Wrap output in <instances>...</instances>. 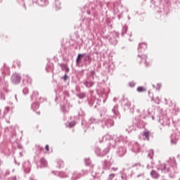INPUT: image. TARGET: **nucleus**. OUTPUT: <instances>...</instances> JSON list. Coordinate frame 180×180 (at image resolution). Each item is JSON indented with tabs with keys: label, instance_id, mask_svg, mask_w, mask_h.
I'll return each mask as SVG.
<instances>
[{
	"label": "nucleus",
	"instance_id": "nucleus-1",
	"mask_svg": "<svg viewBox=\"0 0 180 180\" xmlns=\"http://www.w3.org/2000/svg\"><path fill=\"white\" fill-rule=\"evenodd\" d=\"M112 115H107L105 117L101 120L99 118H94L91 117L89 119L88 124H94L96 123H101V126L103 129H109V127H112L115 124V120H120V112H119V105L116 104L114 105L112 109L111 110Z\"/></svg>",
	"mask_w": 180,
	"mask_h": 180
},
{
	"label": "nucleus",
	"instance_id": "nucleus-2",
	"mask_svg": "<svg viewBox=\"0 0 180 180\" xmlns=\"http://www.w3.org/2000/svg\"><path fill=\"white\" fill-rule=\"evenodd\" d=\"M99 141L101 143H103V141H105L106 144L109 146L108 147L110 148V147L115 148L116 147V144H117V143H120V141L126 143V141H127V136H117L116 135L112 136L106 134L104 136H103L101 139H99Z\"/></svg>",
	"mask_w": 180,
	"mask_h": 180
},
{
	"label": "nucleus",
	"instance_id": "nucleus-3",
	"mask_svg": "<svg viewBox=\"0 0 180 180\" xmlns=\"http://www.w3.org/2000/svg\"><path fill=\"white\" fill-rule=\"evenodd\" d=\"M176 168V162L174 158H170L165 164L160 165L158 169H160L162 172H169L172 169Z\"/></svg>",
	"mask_w": 180,
	"mask_h": 180
},
{
	"label": "nucleus",
	"instance_id": "nucleus-4",
	"mask_svg": "<svg viewBox=\"0 0 180 180\" xmlns=\"http://www.w3.org/2000/svg\"><path fill=\"white\" fill-rule=\"evenodd\" d=\"M31 101H35V103H33L31 105V109L34 110H37L39 108H40V105L37 103L38 102H44V98L41 97H39V91H34L32 93V95L30 97Z\"/></svg>",
	"mask_w": 180,
	"mask_h": 180
},
{
	"label": "nucleus",
	"instance_id": "nucleus-5",
	"mask_svg": "<svg viewBox=\"0 0 180 180\" xmlns=\"http://www.w3.org/2000/svg\"><path fill=\"white\" fill-rule=\"evenodd\" d=\"M121 105L124 110H129L130 113H134V105L131 106V102L128 98H123L121 101ZM131 106V108H130Z\"/></svg>",
	"mask_w": 180,
	"mask_h": 180
},
{
	"label": "nucleus",
	"instance_id": "nucleus-6",
	"mask_svg": "<svg viewBox=\"0 0 180 180\" xmlns=\"http://www.w3.org/2000/svg\"><path fill=\"white\" fill-rule=\"evenodd\" d=\"M4 92H8V83L5 81V79L0 77V99L1 101H5V94Z\"/></svg>",
	"mask_w": 180,
	"mask_h": 180
},
{
	"label": "nucleus",
	"instance_id": "nucleus-7",
	"mask_svg": "<svg viewBox=\"0 0 180 180\" xmlns=\"http://www.w3.org/2000/svg\"><path fill=\"white\" fill-rule=\"evenodd\" d=\"M129 148L132 153H140L141 148L140 147V145L138 142H136L134 141H130L129 143Z\"/></svg>",
	"mask_w": 180,
	"mask_h": 180
},
{
	"label": "nucleus",
	"instance_id": "nucleus-8",
	"mask_svg": "<svg viewBox=\"0 0 180 180\" xmlns=\"http://www.w3.org/2000/svg\"><path fill=\"white\" fill-rule=\"evenodd\" d=\"M117 38H119V32L113 31L109 35V42L113 46H116L117 44Z\"/></svg>",
	"mask_w": 180,
	"mask_h": 180
},
{
	"label": "nucleus",
	"instance_id": "nucleus-9",
	"mask_svg": "<svg viewBox=\"0 0 180 180\" xmlns=\"http://www.w3.org/2000/svg\"><path fill=\"white\" fill-rule=\"evenodd\" d=\"M92 22V19L90 18H86L83 19V24H80L82 29H86L89 30L91 29V23Z\"/></svg>",
	"mask_w": 180,
	"mask_h": 180
},
{
	"label": "nucleus",
	"instance_id": "nucleus-10",
	"mask_svg": "<svg viewBox=\"0 0 180 180\" xmlns=\"http://www.w3.org/2000/svg\"><path fill=\"white\" fill-rule=\"evenodd\" d=\"M82 176H85L88 174H91L93 176V179H95V175H94V166H86V169L82 170Z\"/></svg>",
	"mask_w": 180,
	"mask_h": 180
},
{
	"label": "nucleus",
	"instance_id": "nucleus-11",
	"mask_svg": "<svg viewBox=\"0 0 180 180\" xmlns=\"http://www.w3.org/2000/svg\"><path fill=\"white\" fill-rule=\"evenodd\" d=\"M109 150L110 148L107 147L104 150H101V148H96L95 149V153L96 154V155H98V157H105V155H106V154H108V153H109Z\"/></svg>",
	"mask_w": 180,
	"mask_h": 180
},
{
	"label": "nucleus",
	"instance_id": "nucleus-12",
	"mask_svg": "<svg viewBox=\"0 0 180 180\" xmlns=\"http://www.w3.org/2000/svg\"><path fill=\"white\" fill-rule=\"evenodd\" d=\"M127 152V149H126V147L124 146H120L117 148L116 154L117 157H123L126 155V153Z\"/></svg>",
	"mask_w": 180,
	"mask_h": 180
},
{
	"label": "nucleus",
	"instance_id": "nucleus-13",
	"mask_svg": "<svg viewBox=\"0 0 180 180\" xmlns=\"http://www.w3.org/2000/svg\"><path fill=\"white\" fill-rule=\"evenodd\" d=\"M84 57V61H91V56L87 55L86 53H79L77 56L76 63L78 64L79 63V60H81V58Z\"/></svg>",
	"mask_w": 180,
	"mask_h": 180
},
{
	"label": "nucleus",
	"instance_id": "nucleus-14",
	"mask_svg": "<svg viewBox=\"0 0 180 180\" xmlns=\"http://www.w3.org/2000/svg\"><path fill=\"white\" fill-rule=\"evenodd\" d=\"M22 168L24 169V172L25 174H29L30 172V170L32 169V165L30 164V162L26 161L22 164Z\"/></svg>",
	"mask_w": 180,
	"mask_h": 180
},
{
	"label": "nucleus",
	"instance_id": "nucleus-15",
	"mask_svg": "<svg viewBox=\"0 0 180 180\" xmlns=\"http://www.w3.org/2000/svg\"><path fill=\"white\" fill-rule=\"evenodd\" d=\"M20 75L14 73L11 76V82H13V84H19V82H20Z\"/></svg>",
	"mask_w": 180,
	"mask_h": 180
},
{
	"label": "nucleus",
	"instance_id": "nucleus-16",
	"mask_svg": "<svg viewBox=\"0 0 180 180\" xmlns=\"http://www.w3.org/2000/svg\"><path fill=\"white\" fill-rule=\"evenodd\" d=\"M110 167H112V162H110V160H105L102 162L103 169H110Z\"/></svg>",
	"mask_w": 180,
	"mask_h": 180
},
{
	"label": "nucleus",
	"instance_id": "nucleus-17",
	"mask_svg": "<svg viewBox=\"0 0 180 180\" xmlns=\"http://www.w3.org/2000/svg\"><path fill=\"white\" fill-rule=\"evenodd\" d=\"M83 84L86 88H92L95 84V82L91 81L89 79H86L83 81Z\"/></svg>",
	"mask_w": 180,
	"mask_h": 180
},
{
	"label": "nucleus",
	"instance_id": "nucleus-18",
	"mask_svg": "<svg viewBox=\"0 0 180 180\" xmlns=\"http://www.w3.org/2000/svg\"><path fill=\"white\" fill-rule=\"evenodd\" d=\"M52 174H58L59 178H68V172H52Z\"/></svg>",
	"mask_w": 180,
	"mask_h": 180
},
{
	"label": "nucleus",
	"instance_id": "nucleus-19",
	"mask_svg": "<svg viewBox=\"0 0 180 180\" xmlns=\"http://www.w3.org/2000/svg\"><path fill=\"white\" fill-rule=\"evenodd\" d=\"M62 71H65L66 74L70 72V68H68V64L67 63H60L59 64Z\"/></svg>",
	"mask_w": 180,
	"mask_h": 180
},
{
	"label": "nucleus",
	"instance_id": "nucleus-20",
	"mask_svg": "<svg viewBox=\"0 0 180 180\" xmlns=\"http://www.w3.org/2000/svg\"><path fill=\"white\" fill-rule=\"evenodd\" d=\"M36 3L39 6H47L49 5V0H37Z\"/></svg>",
	"mask_w": 180,
	"mask_h": 180
},
{
	"label": "nucleus",
	"instance_id": "nucleus-21",
	"mask_svg": "<svg viewBox=\"0 0 180 180\" xmlns=\"http://www.w3.org/2000/svg\"><path fill=\"white\" fill-rule=\"evenodd\" d=\"M145 50H147V44L146 43H141L139 45L138 51L141 53V51H145Z\"/></svg>",
	"mask_w": 180,
	"mask_h": 180
},
{
	"label": "nucleus",
	"instance_id": "nucleus-22",
	"mask_svg": "<svg viewBox=\"0 0 180 180\" xmlns=\"http://www.w3.org/2000/svg\"><path fill=\"white\" fill-rule=\"evenodd\" d=\"M159 122L162 126H168L169 124V120L167 117H165L163 120L160 119Z\"/></svg>",
	"mask_w": 180,
	"mask_h": 180
},
{
	"label": "nucleus",
	"instance_id": "nucleus-23",
	"mask_svg": "<svg viewBox=\"0 0 180 180\" xmlns=\"http://www.w3.org/2000/svg\"><path fill=\"white\" fill-rule=\"evenodd\" d=\"M40 162V168H46V167H47V160H46V159H44V158H41L39 160Z\"/></svg>",
	"mask_w": 180,
	"mask_h": 180
},
{
	"label": "nucleus",
	"instance_id": "nucleus-24",
	"mask_svg": "<svg viewBox=\"0 0 180 180\" xmlns=\"http://www.w3.org/2000/svg\"><path fill=\"white\" fill-rule=\"evenodd\" d=\"M172 144H176L178 142V137L176 134H172L170 136Z\"/></svg>",
	"mask_w": 180,
	"mask_h": 180
},
{
	"label": "nucleus",
	"instance_id": "nucleus-25",
	"mask_svg": "<svg viewBox=\"0 0 180 180\" xmlns=\"http://www.w3.org/2000/svg\"><path fill=\"white\" fill-rule=\"evenodd\" d=\"M22 82H26L27 84H30V85H32V78L27 75H24Z\"/></svg>",
	"mask_w": 180,
	"mask_h": 180
},
{
	"label": "nucleus",
	"instance_id": "nucleus-26",
	"mask_svg": "<svg viewBox=\"0 0 180 180\" xmlns=\"http://www.w3.org/2000/svg\"><path fill=\"white\" fill-rule=\"evenodd\" d=\"M150 176L153 179H158V177L160 176V174L157 172L155 170H152L150 172Z\"/></svg>",
	"mask_w": 180,
	"mask_h": 180
},
{
	"label": "nucleus",
	"instance_id": "nucleus-27",
	"mask_svg": "<svg viewBox=\"0 0 180 180\" xmlns=\"http://www.w3.org/2000/svg\"><path fill=\"white\" fill-rule=\"evenodd\" d=\"M55 11H60L61 9V3L58 0L55 1L54 4Z\"/></svg>",
	"mask_w": 180,
	"mask_h": 180
},
{
	"label": "nucleus",
	"instance_id": "nucleus-28",
	"mask_svg": "<svg viewBox=\"0 0 180 180\" xmlns=\"http://www.w3.org/2000/svg\"><path fill=\"white\" fill-rule=\"evenodd\" d=\"M82 176V174H78L77 172H73L72 176V180L79 179V178Z\"/></svg>",
	"mask_w": 180,
	"mask_h": 180
},
{
	"label": "nucleus",
	"instance_id": "nucleus-29",
	"mask_svg": "<svg viewBox=\"0 0 180 180\" xmlns=\"http://www.w3.org/2000/svg\"><path fill=\"white\" fill-rule=\"evenodd\" d=\"M138 57H140V58H141V60L145 62V65L146 67H148L149 64L147 63V56L146 55H140V54H138Z\"/></svg>",
	"mask_w": 180,
	"mask_h": 180
},
{
	"label": "nucleus",
	"instance_id": "nucleus-30",
	"mask_svg": "<svg viewBox=\"0 0 180 180\" xmlns=\"http://www.w3.org/2000/svg\"><path fill=\"white\" fill-rule=\"evenodd\" d=\"M56 167L57 168H63L64 167V162L61 160H56Z\"/></svg>",
	"mask_w": 180,
	"mask_h": 180
},
{
	"label": "nucleus",
	"instance_id": "nucleus-31",
	"mask_svg": "<svg viewBox=\"0 0 180 180\" xmlns=\"http://www.w3.org/2000/svg\"><path fill=\"white\" fill-rule=\"evenodd\" d=\"M143 136L146 139V140H150V131L146 129L143 132Z\"/></svg>",
	"mask_w": 180,
	"mask_h": 180
},
{
	"label": "nucleus",
	"instance_id": "nucleus-32",
	"mask_svg": "<svg viewBox=\"0 0 180 180\" xmlns=\"http://www.w3.org/2000/svg\"><path fill=\"white\" fill-rule=\"evenodd\" d=\"M126 33H127V25H124V27H122V30L121 32V36H124V34H126Z\"/></svg>",
	"mask_w": 180,
	"mask_h": 180
},
{
	"label": "nucleus",
	"instance_id": "nucleus-33",
	"mask_svg": "<svg viewBox=\"0 0 180 180\" xmlns=\"http://www.w3.org/2000/svg\"><path fill=\"white\" fill-rule=\"evenodd\" d=\"M148 157H149V158H150V160H153V157H154V150H150L148 152Z\"/></svg>",
	"mask_w": 180,
	"mask_h": 180
},
{
	"label": "nucleus",
	"instance_id": "nucleus-34",
	"mask_svg": "<svg viewBox=\"0 0 180 180\" xmlns=\"http://www.w3.org/2000/svg\"><path fill=\"white\" fill-rule=\"evenodd\" d=\"M133 130H136V125H132L131 127H129V128L126 129V131H128V133L131 132Z\"/></svg>",
	"mask_w": 180,
	"mask_h": 180
},
{
	"label": "nucleus",
	"instance_id": "nucleus-35",
	"mask_svg": "<svg viewBox=\"0 0 180 180\" xmlns=\"http://www.w3.org/2000/svg\"><path fill=\"white\" fill-rule=\"evenodd\" d=\"M85 164H86V167H92V165H91V159H89V158L85 159Z\"/></svg>",
	"mask_w": 180,
	"mask_h": 180
},
{
	"label": "nucleus",
	"instance_id": "nucleus-36",
	"mask_svg": "<svg viewBox=\"0 0 180 180\" xmlns=\"http://www.w3.org/2000/svg\"><path fill=\"white\" fill-rule=\"evenodd\" d=\"M77 97L79 99H84L85 98V93L77 94Z\"/></svg>",
	"mask_w": 180,
	"mask_h": 180
},
{
	"label": "nucleus",
	"instance_id": "nucleus-37",
	"mask_svg": "<svg viewBox=\"0 0 180 180\" xmlns=\"http://www.w3.org/2000/svg\"><path fill=\"white\" fill-rule=\"evenodd\" d=\"M88 102H89V106H94V102H95V98H91V100L88 98Z\"/></svg>",
	"mask_w": 180,
	"mask_h": 180
},
{
	"label": "nucleus",
	"instance_id": "nucleus-38",
	"mask_svg": "<svg viewBox=\"0 0 180 180\" xmlns=\"http://www.w3.org/2000/svg\"><path fill=\"white\" fill-rule=\"evenodd\" d=\"M145 91H146V89L143 86H139L137 88V91L138 92H145Z\"/></svg>",
	"mask_w": 180,
	"mask_h": 180
},
{
	"label": "nucleus",
	"instance_id": "nucleus-39",
	"mask_svg": "<svg viewBox=\"0 0 180 180\" xmlns=\"http://www.w3.org/2000/svg\"><path fill=\"white\" fill-rule=\"evenodd\" d=\"M50 70H53V63H49L46 66V71H50Z\"/></svg>",
	"mask_w": 180,
	"mask_h": 180
},
{
	"label": "nucleus",
	"instance_id": "nucleus-40",
	"mask_svg": "<svg viewBox=\"0 0 180 180\" xmlns=\"http://www.w3.org/2000/svg\"><path fill=\"white\" fill-rule=\"evenodd\" d=\"M22 94L24 95H27V94H29V89L25 87L22 89Z\"/></svg>",
	"mask_w": 180,
	"mask_h": 180
},
{
	"label": "nucleus",
	"instance_id": "nucleus-41",
	"mask_svg": "<svg viewBox=\"0 0 180 180\" xmlns=\"http://www.w3.org/2000/svg\"><path fill=\"white\" fill-rule=\"evenodd\" d=\"M63 81H67L68 79H70V77L67 75V73L65 74V75L63 77Z\"/></svg>",
	"mask_w": 180,
	"mask_h": 180
},
{
	"label": "nucleus",
	"instance_id": "nucleus-42",
	"mask_svg": "<svg viewBox=\"0 0 180 180\" xmlns=\"http://www.w3.org/2000/svg\"><path fill=\"white\" fill-rule=\"evenodd\" d=\"M120 180H127V177L126 174H122L121 175V179H120Z\"/></svg>",
	"mask_w": 180,
	"mask_h": 180
},
{
	"label": "nucleus",
	"instance_id": "nucleus-43",
	"mask_svg": "<svg viewBox=\"0 0 180 180\" xmlns=\"http://www.w3.org/2000/svg\"><path fill=\"white\" fill-rule=\"evenodd\" d=\"M75 124H76L75 121H72L71 122L69 123V127H74Z\"/></svg>",
	"mask_w": 180,
	"mask_h": 180
},
{
	"label": "nucleus",
	"instance_id": "nucleus-44",
	"mask_svg": "<svg viewBox=\"0 0 180 180\" xmlns=\"http://www.w3.org/2000/svg\"><path fill=\"white\" fill-rule=\"evenodd\" d=\"M18 4H20V5H22V6H24L25 8V0H17Z\"/></svg>",
	"mask_w": 180,
	"mask_h": 180
},
{
	"label": "nucleus",
	"instance_id": "nucleus-45",
	"mask_svg": "<svg viewBox=\"0 0 180 180\" xmlns=\"http://www.w3.org/2000/svg\"><path fill=\"white\" fill-rule=\"evenodd\" d=\"M13 65H18V67H20V62L19 60L14 61Z\"/></svg>",
	"mask_w": 180,
	"mask_h": 180
},
{
	"label": "nucleus",
	"instance_id": "nucleus-46",
	"mask_svg": "<svg viewBox=\"0 0 180 180\" xmlns=\"http://www.w3.org/2000/svg\"><path fill=\"white\" fill-rule=\"evenodd\" d=\"M115 174H110V175L108 176V179L112 180V179L115 178Z\"/></svg>",
	"mask_w": 180,
	"mask_h": 180
},
{
	"label": "nucleus",
	"instance_id": "nucleus-47",
	"mask_svg": "<svg viewBox=\"0 0 180 180\" xmlns=\"http://www.w3.org/2000/svg\"><path fill=\"white\" fill-rule=\"evenodd\" d=\"M119 11L117 10V7L116 6V4H114V13L117 14Z\"/></svg>",
	"mask_w": 180,
	"mask_h": 180
},
{
	"label": "nucleus",
	"instance_id": "nucleus-48",
	"mask_svg": "<svg viewBox=\"0 0 180 180\" xmlns=\"http://www.w3.org/2000/svg\"><path fill=\"white\" fill-rule=\"evenodd\" d=\"M129 86H131V88H133L134 86H136V83H134V82H131L129 83Z\"/></svg>",
	"mask_w": 180,
	"mask_h": 180
},
{
	"label": "nucleus",
	"instance_id": "nucleus-49",
	"mask_svg": "<svg viewBox=\"0 0 180 180\" xmlns=\"http://www.w3.org/2000/svg\"><path fill=\"white\" fill-rule=\"evenodd\" d=\"M61 110H62V112H63V113H67V110H66L65 106L61 107Z\"/></svg>",
	"mask_w": 180,
	"mask_h": 180
},
{
	"label": "nucleus",
	"instance_id": "nucleus-50",
	"mask_svg": "<svg viewBox=\"0 0 180 180\" xmlns=\"http://www.w3.org/2000/svg\"><path fill=\"white\" fill-rule=\"evenodd\" d=\"M8 110H11V108L10 107H6L5 108V110H4V113H8Z\"/></svg>",
	"mask_w": 180,
	"mask_h": 180
},
{
	"label": "nucleus",
	"instance_id": "nucleus-51",
	"mask_svg": "<svg viewBox=\"0 0 180 180\" xmlns=\"http://www.w3.org/2000/svg\"><path fill=\"white\" fill-rule=\"evenodd\" d=\"M8 180H16V176H13L8 179Z\"/></svg>",
	"mask_w": 180,
	"mask_h": 180
},
{
	"label": "nucleus",
	"instance_id": "nucleus-52",
	"mask_svg": "<svg viewBox=\"0 0 180 180\" xmlns=\"http://www.w3.org/2000/svg\"><path fill=\"white\" fill-rule=\"evenodd\" d=\"M111 169H112V171L115 172V171H117L118 168L117 167H112Z\"/></svg>",
	"mask_w": 180,
	"mask_h": 180
},
{
	"label": "nucleus",
	"instance_id": "nucleus-53",
	"mask_svg": "<svg viewBox=\"0 0 180 180\" xmlns=\"http://www.w3.org/2000/svg\"><path fill=\"white\" fill-rule=\"evenodd\" d=\"M14 102H18V97L16 95L14 96Z\"/></svg>",
	"mask_w": 180,
	"mask_h": 180
},
{
	"label": "nucleus",
	"instance_id": "nucleus-54",
	"mask_svg": "<svg viewBox=\"0 0 180 180\" xmlns=\"http://www.w3.org/2000/svg\"><path fill=\"white\" fill-rule=\"evenodd\" d=\"M140 176H144V173H142V174H139V175L137 176V178H140Z\"/></svg>",
	"mask_w": 180,
	"mask_h": 180
},
{
	"label": "nucleus",
	"instance_id": "nucleus-55",
	"mask_svg": "<svg viewBox=\"0 0 180 180\" xmlns=\"http://www.w3.org/2000/svg\"><path fill=\"white\" fill-rule=\"evenodd\" d=\"M160 88H161V84H158V88L156 89L160 90Z\"/></svg>",
	"mask_w": 180,
	"mask_h": 180
},
{
	"label": "nucleus",
	"instance_id": "nucleus-56",
	"mask_svg": "<svg viewBox=\"0 0 180 180\" xmlns=\"http://www.w3.org/2000/svg\"><path fill=\"white\" fill-rule=\"evenodd\" d=\"M45 150H46V151H49V145H46L45 146Z\"/></svg>",
	"mask_w": 180,
	"mask_h": 180
},
{
	"label": "nucleus",
	"instance_id": "nucleus-57",
	"mask_svg": "<svg viewBox=\"0 0 180 180\" xmlns=\"http://www.w3.org/2000/svg\"><path fill=\"white\" fill-rule=\"evenodd\" d=\"M30 180H37V179H35V178L33 177V176H32V177H30Z\"/></svg>",
	"mask_w": 180,
	"mask_h": 180
},
{
	"label": "nucleus",
	"instance_id": "nucleus-58",
	"mask_svg": "<svg viewBox=\"0 0 180 180\" xmlns=\"http://www.w3.org/2000/svg\"><path fill=\"white\" fill-rule=\"evenodd\" d=\"M156 101H157V103H160V98H157Z\"/></svg>",
	"mask_w": 180,
	"mask_h": 180
},
{
	"label": "nucleus",
	"instance_id": "nucleus-59",
	"mask_svg": "<svg viewBox=\"0 0 180 180\" xmlns=\"http://www.w3.org/2000/svg\"><path fill=\"white\" fill-rule=\"evenodd\" d=\"M9 174H10L9 171H8V170H6V175H9Z\"/></svg>",
	"mask_w": 180,
	"mask_h": 180
},
{
	"label": "nucleus",
	"instance_id": "nucleus-60",
	"mask_svg": "<svg viewBox=\"0 0 180 180\" xmlns=\"http://www.w3.org/2000/svg\"><path fill=\"white\" fill-rule=\"evenodd\" d=\"M116 101H117V97H115V98H113L114 102H116Z\"/></svg>",
	"mask_w": 180,
	"mask_h": 180
},
{
	"label": "nucleus",
	"instance_id": "nucleus-61",
	"mask_svg": "<svg viewBox=\"0 0 180 180\" xmlns=\"http://www.w3.org/2000/svg\"><path fill=\"white\" fill-rule=\"evenodd\" d=\"M137 165H140V163H137L135 165V167H137Z\"/></svg>",
	"mask_w": 180,
	"mask_h": 180
},
{
	"label": "nucleus",
	"instance_id": "nucleus-62",
	"mask_svg": "<svg viewBox=\"0 0 180 180\" xmlns=\"http://www.w3.org/2000/svg\"><path fill=\"white\" fill-rule=\"evenodd\" d=\"M91 127L92 129H94V126H92V125H90L89 127Z\"/></svg>",
	"mask_w": 180,
	"mask_h": 180
},
{
	"label": "nucleus",
	"instance_id": "nucleus-63",
	"mask_svg": "<svg viewBox=\"0 0 180 180\" xmlns=\"http://www.w3.org/2000/svg\"><path fill=\"white\" fill-rule=\"evenodd\" d=\"M87 14H88V15H91V12L87 11Z\"/></svg>",
	"mask_w": 180,
	"mask_h": 180
},
{
	"label": "nucleus",
	"instance_id": "nucleus-64",
	"mask_svg": "<svg viewBox=\"0 0 180 180\" xmlns=\"http://www.w3.org/2000/svg\"><path fill=\"white\" fill-rule=\"evenodd\" d=\"M37 115H40V112H37Z\"/></svg>",
	"mask_w": 180,
	"mask_h": 180
}]
</instances>
